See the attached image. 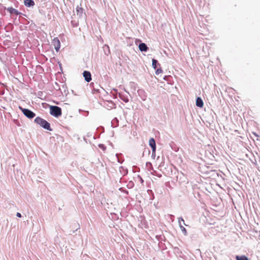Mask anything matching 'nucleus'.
<instances>
[{
	"instance_id": "412c9836",
	"label": "nucleus",
	"mask_w": 260,
	"mask_h": 260,
	"mask_svg": "<svg viewBox=\"0 0 260 260\" xmlns=\"http://www.w3.org/2000/svg\"><path fill=\"white\" fill-rule=\"evenodd\" d=\"M207 122L209 124H211V123L213 122V120H212V119H210L209 121H207Z\"/></svg>"
},
{
	"instance_id": "7ed1b4c3",
	"label": "nucleus",
	"mask_w": 260,
	"mask_h": 260,
	"mask_svg": "<svg viewBox=\"0 0 260 260\" xmlns=\"http://www.w3.org/2000/svg\"><path fill=\"white\" fill-rule=\"evenodd\" d=\"M52 44L56 51H58L60 47V43L59 39L57 38H54L52 40Z\"/></svg>"
},
{
	"instance_id": "6ab92c4d",
	"label": "nucleus",
	"mask_w": 260,
	"mask_h": 260,
	"mask_svg": "<svg viewBox=\"0 0 260 260\" xmlns=\"http://www.w3.org/2000/svg\"><path fill=\"white\" fill-rule=\"evenodd\" d=\"M206 115H203V118L201 117V119H202V120H203V119H206V118H207V117H206V116H206ZM208 115V116H211V115Z\"/></svg>"
},
{
	"instance_id": "f257e3e1",
	"label": "nucleus",
	"mask_w": 260,
	"mask_h": 260,
	"mask_svg": "<svg viewBox=\"0 0 260 260\" xmlns=\"http://www.w3.org/2000/svg\"><path fill=\"white\" fill-rule=\"evenodd\" d=\"M35 122L45 129H47L49 131H52V128L50 127V123L46 120L40 117H37V118H36V119H35Z\"/></svg>"
},
{
	"instance_id": "a878e982",
	"label": "nucleus",
	"mask_w": 260,
	"mask_h": 260,
	"mask_svg": "<svg viewBox=\"0 0 260 260\" xmlns=\"http://www.w3.org/2000/svg\"><path fill=\"white\" fill-rule=\"evenodd\" d=\"M141 181L142 182H143V179H142V178H141Z\"/></svg>"
},
{
	"instance_id": "393cba45",
	"label": "nucleus",
	"mask_w": 260,
	"mask_h": 260,
	"mask_svg": "<svg viewBox=\"0 0 260 260\" xmlns=\"http://www.w3.org/2000/svg\"><path fill=\"white\" fill-rule=\"evenodd\" d=\"M157 176L160 177L161 176V175H158Z\"/></svg>"
},
{
	"instance_id": "9b49d317",
	"label": "nucleus",
	"mask_w": 260,
	"mask_h": 260,
	"mask_svg": "<svg viewBox=\"0 0 260 260\" xmlns=\"http://www.w3.org/2000/svg\"><path fill=\"white\" fill-rule=\"evenodd\" d=\"M179 227H180V229L181 230L182 232L183 233V234L185 236H186L187 235V231H186V229L181 224V223H180Z\"/></svg>"
},
{
	"instance_id": "dca6fc26",
	"label": "nucleus",
	"mask_w": 260,
	"mask_h": 260,
	"mask_svg": "<svg viewBox=\"0 0 260 260\" xmlns=\"http://www.w3.org/2000/svg\"><path fill=\"white\" fill-rule=\"evenodd\" d=\"M162 73V70L160 68L157 69L155 71V74L157 75L160 74H161Z\"/></svg>"
},
{
	"instance_id": "b1692460",
	"label": "nucleus",
	"mask_w": 260,
	"mask_h": 260,
	"mask_svg": "<svg viewBox=\"0 0 260 260\" xmlns=\"http://www.w3.org/2000/svg\"><path fill=\"white\" fill-rule=\"evenodd\" d=\"M119 169H120V171L121 172V169H123V167H120L119 168Z\"/></svg>"
},
{
	"instance_id": "f8f14e48",
	"label": "nucleus",
	"mask_w": 260,
	"mask_h": 260,
	"mask_svg": "<svg viewBox=\"0 0 260 260\" xmlns=\"http://www.w3.org/2000/svg\"><path fill=\"white\" fill-rule=\"evenodd\" d=\"M19 108L21 110L23 114H34L32 112L30 111V110L22 108L20 106L19 107Z\"/></svg>"
},
{
	"instance_id": "bb28decb",
	"label": "nucleus",
	"mask_w": 260,
	"mask_h": 260,
	"mask_svg": "<svg viewBox=\"0 0 260 260\" xmlns=\"http://www.w3.org/2000/svg\"><path fill=\"white\" fill-rule=\"evenodd\" d=\"M253 134H254V135H255L256 136H258L257 135H256V134H255V133H253Z\"/></svg>"
},
{
	"instance_id": "423d86ee",
	"label": "nucleus",
	"mask_w": 260,
	"mask_h": 260,
	"mask_svg": "<svg viewBox=\"0 0 260 260\" xmlns=\"http://www.w3.org/2000/svg\"><path fill=\"white\" fill-rule=\"evenodd\" d=\"M139 48L141 51H147L148 48L145 43H141L139 45Z\"/></svg>"
},
{
	"instance_id": "a211bd4d",
	"label": "nucleus",
	"mask_w": 260,
	"mask_h": 260,
	"mask_svg": "<svg viewBox=\"0 0 260 260\" xmlns=\"http://www.w3.org/2000/svg\"><path fill=\"white\" fill-rule=\"evenodd\" d=\"M153 158H155V151H154V152H153V150H152V156H151Z\"/></svg>"
},
{
	"instance_id": "9d476101",
	"label": "nucleus",
	"mask_w": 260,
	"mask_h": 260,
	"mask_svg": "<svg viewBox=\"0 0 260 260\" xmlns=\"http://www.w3.org/2000/svg\"><path fill=\"white\" fill-rule=\"evenodd\" d=\"M237 260H249L248 258L244 255H237L236 256Z\"/></svg>"
},
{
	"instance_id": "1a4fd4ad",
	"label": "nucleus",
	"mask_w": 260,
	"mask_h": 260,
	"mask_svg": "<svg viewBox=\"0 0 260 260\" xmlns=\"http://www.w3.org/2000/svg\"><path fill=\"white\" fill-rule=\"evenodd\" d=\"M24 3L27 7H31L35 5V3L32 0H24Z\"/></svg>"
},
{
	"instance_id": "4be33fe9",
	"label": "nucleus",
	"mask_w": 260,
	"mask_h": 260,
	"mask_svg": "<svg viewBox=\"0 0 260 260\" xmlns=\"http://www.w3.org/2000/svg\"><path fill=\"white\" fill-rule=\"evenodd\" d=\"M54 116H55V117L56 118H58L59 116H60L61 115H53Z\"/></svg>"
},
{
	"instance_id": "0eeeda50",
	"label": "nucleus",
	"mask_w": 260,
	"mask_h": 260,
	"mask_svg": "<svg viewBox=\"0 0 260 260\" xmlns=\"http://www.w3.org/2000/svg\"><path fill=\"white\" fill-rule=\"evenodd\" d=\"M7 11L11 14L18 15L19 13L18 11L12 7H9L7 9Z\"/></svg>"
},
{
	"instance_id": "39448f33",
	"label": "nucleus",
	"mask_w": 260,
	"mask_h": 260,
	"mask_svg": "<svg viewBox=\"0 0 260 260\" xmlns=\"http://www.w3.org/2000/svg\"><path fill=\"white\" fill-rule=\"evenodd\" d=\"M83 76L85 78V80L87 82H89V81H91V74L89 72L85 71L83 72Z\"/></svg>"
},
{
	"instance_id": "20e7f679",
	"label": "nucleus",
	"mask_w": 260,
	"mask_h": 260,
	"mask_svg": "<svg viewBox=\"0 0 260 260\" xmlns=\"http://www.w3.org/2000/svg\"><path fill=\"white\" fill-rule=\"evenodd\" d=\"M149 145L152 148V150H153V152L156 151V144L154 138H151L149 139Z\"/></svg>"
},
{
	"instance_id": "2eb2a0df",
	"label": "nucleus",
	"mask_w": 260,
	"mask_h": 260,
	"mask_svg": "<svg viewBox=\"0 0 260 260\" xmlns=\"http://www.w3.org/2000/svg\"><path fill=\"white\" fill-rule=\"evenodd\" d=\"M178 220L179 224H180V223H181V221H182V222H183V224H184V225H186V226L187 225L185 223L184 220V219H183L182 217H179V218H178Z\"/></svg>"
},
{
	"instance_id": "ddd939ff",
	"label": "nucleus",
	"mask_w": 260,
	"mask_h": 260,
	"mask_svg": "<svg viewBox=\"0 0 260 260\" xmlns=\"http://www.w3.org/2000/svg\"><path fill=\"white\" fill-rule=\"evenodd\" d=\"M118 120L116 117L114 118L112 121H111V125L113 127H116L117 125Z\"/></svg>"
},
{
	"instance_id": "cd10ccee",
	"label": "nucleus",
	"mask_w": 260,
	"mask_h": 260,
	"mask_svg": "<svg viewBox=\"0 0 260 260\" xmlns=\"http://www.w3.org/2000/svg\"><path fill=\"white\" fill-rule=\"evenodd\" d=\"M126 173L124 172L123 175H125Z\"/></svg>"
},
{
	"instance_id": "f3484780",
	"label": "nucleus",
	"mask_w": 260,
	"mask_h": 260,
	"mask_svg": "<svg viewBox=\"0 0 260 260\" xmlns=\"http://www.w3.org/2000/svg\"><path fill=\"white\" fill-rule=\"evenodd\" d=\"M26 117L29 119H31L35 117L36 115H24Z\"/></svg>"
},
{
	"instance_id": "6e6552de",
	"label": "nucleus",
	"mask_w": 260,
	"mask_h": 260,
	"mask_svg": "<svg viewBox=\"0 0 260 260\" xmlns=\"http://www.w3.org/2000/svg\"><path fill=\"white\" fill-rule=\"evenodd\" d=\"M196 105H197V106L200 107V108L203 107V106L204 105V103H203V100H202V99L201 98H200V97L197 98V99L196 100Z\"/></svg>"
},
{
	"instance_id": "f03ea898",
	"label": "nucleus",
	"mask_w": 260,
	"mask_h": 260,
	"mask_svg": "<svg viewBox=\"0 0 260 260\" xmlns=\"http://www.w3.org/2000/svg\"><path fill=\"white\" fill-rule=\"evenodd\" d=\"M50 114H61L60 108L55 106H50Z\"/></svg>"
},
{
	"instance_id": "4468645a",
	"label": "nucleus",
	"mask_w": 260,
	"mask_h": 260,
	"mask_svg": "<svg viewBox=\"0 0 260 260\" xmlns=\"http://www.w3.org/2000/svg\"><path fill=\"white\" fill-rule=\"evenodd\" d=\"M152 61V67L154 69H156V64L157 63V61L154 59H153Z\"/></svg>"
},
{
	"instance_id": "5701e85b",
	"label": "nucleus",
	"mask_w": 260,
	"mask_h": 260,
	"mask_svg": "<svg viewBox=\"0 0 260 260\" xmlns=\"http://www.w3.org/2000/svg\"><path fill=\"white\" fill-rule=\"evenodd\" d=\"M99 146H100V147H101V148H103V147H104V145H102V144L100 145H99Z\"/></svg>"
},
{
	"instance_id": "aec40b11",
	"label": "nucleus",
	"mask_w": 260,
	"mask_h": 260,
	"mask_svg": "<svg viewBox=\"0 0 260 260\" xmlns=\"http://www.w3.org/2000/svg\"><path fill=\"white\" fill-rule=\"evenodd\" d=\"M16 216L18 217H21V214L19 213V212H17V214H16Z\"/></svg>"
}]
</instances>
